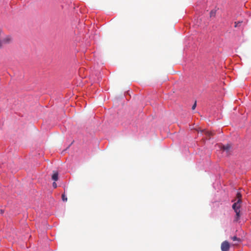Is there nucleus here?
<instances>
[{
  "instance_id": "423d86ee",
  "label": "nucleus",
  "mask_w": 251,
  "mask_h": 251,
  "mask_svg": "<svg viewBox=\"0 0 251 251\" xmlns=\"http://www.w3.org/2000/svg\"><path fill=\"white\" fill-rule=\"evenodd\" d=\"M231 148L230 145L227 144L226 145H223L221 147V149L223 150L224 151H228Z\"/></svg>"
},
{
  "instance_id": "f257e3e1",
  "label": "nucleus",
  "mask_w": 251,
  "mask_h": 251,
  "mask_svg": "<svg viewBox=\"0 0 251 251\" xmlns=\"http://www.w3.org/2000/svg\"><path fill=\"white\" fill-rule=\"evenodd\" d=\"M242 202V200H238L236 202H235L232 205V208L234 209L236 213V216L235 218V221H238L240 216V208L241 207V204Z\"/></svg>"
},
{
  "instance_id": "f03ea898",
  "label": "nucleus",
  "mask_w": 251,
  "mask_h": 251,
  "mask_svg": "<svg viewBox=\"0 0 251 251\" xmlns=\"http://www.w3.org/2000/svg\"><path fill=\"white\" fill-rule=\"evenodd\" d=\"M221 248L222 251H228L230 248L229 243L226 241H224L221 244Z\"/></svg>"
},
{
  "instance_id": "39448f33",
  "label": "nucleus",
  "mask_w": 251,
  "mask_h": 251,
  "mask_svg": "<svg viewBox=\"0 0 251 251\" xmlns=\"http://www.w3.org/2000/svg\"><path fill=\"white\" fill-rule=\"evenodd\" d=\"M1 40L2 41V43H8L11 41V38L9 36H7L5 38Z\"/></svg>"
},
{
  "instance_id": "1a4fd4ad",
  "label": "nucleus",
  "mask_w": 251,
  "mask_h": 251,
  "mask_svg": "<svg viewBox=\"0 0 251 251\" xmlns=\"http://www.w3.org/2000/svg\"><path fill=\"white\" fill-rule=\"evenodd\" d=\"M62 200L63 201H67V198L65 194H63L62 195Z\"/></svg>"
},
{
  "instance_id": "9b49d317",
  "label": "nucleus",
  "mask_w": 251,
  "mask_h": 251,
  "mask_svg": "<svg viewBox=\"0 0 251 251\" xmlns=\"http://www.w3.org/2000/svg\"><path fill=\"white\" fill-rule=\"evenodd\" d=\"M242 23V22H235L234 23V24H235L234 26L235 27H236L240 26Z\"/></svg>"
},
{
  "instance_id": "0eeeda50",
  "label": "nucleus",
  "mask_w": 251,
  "mask_h": 251,
  "mask_svg": "<svg viewBox=\"0 0 251 251\" xmlns=\"http://www.w3.org/2000/svg\"><path fill=\"white\" fill-rule=\"evenodd\" d=\"M216 10L213 9L210 12V17L211 18L215 17L216 16Z\"/></svg>"
},
{
  "instance_id": "20e7f679",
  "label": "nucleus",
  "mask_w": 251,
  "mask_h": 251,
  "mask_svg": "<svg viewBox=\"0 0 251 251\" xmlns=\"http://www.w3.org/2000/svg\"><path fill=\"white\" fill-rule=\"evenodd\" d=\"M201 132H203L205 134V135L208 137H210V136H213L214 134L213 132L206 130L205 129L202 130Z\"/></svg>"
},
{
  "instance_id": "ddd939ff",
  "label": "nucleus",
  "mask_w": 251,
  "mask_h": 251,
  "mask_svg": "<svg viewBox=\"0 0 251 251\" xmlns=\"http://www.w3.org/2000/svg\"><path fill=\"white\" fill-rule=\"evenodd\" d=\"M52 186L54 188H55L57 187V184L55 182H54L52 183Z\"/></svg>"
},
{
  "instance_id": "9d476101",
  "label": "nucleus",
  "mask_w": 251,
  "mask_h": 251,
  "mask_svg": "<svg viewBox=\"0 0 251 251\" xmlns=\"http://www.w3.org/2000/svg\"><path fill=\"white\" fill-rule=\"evenodd\" d=\"M242 195L241 194L238 192L236 195V198L238 200H241Z\"/></svg>"
},
{
  "instance_id": "6e6552de",
  "label": "nucleus",
  "mask_w": 251,
  "mask_h": 251,
  "mask_svg": "<svg viewBox=\"0 0 251 251\" xmlns=\"http://www.w3.org/2000/svg\"><path fill=\"white\" fill-rule=\"evenodd\" d=\"M231 239L234 241H237L238 242H241V239L240 238H237L236 236H233V237H231Z\"/></svg>"
},
{
  "instance_id": "f8f14e48",
  "label": "nucleus",
  "mask_w": 251,
  "mask_h": 251,
  "mask_svg": "<svg viewBox=\"0 0 251 251\" xmlns=\"http://www.w3.org/2000/svg\"><path fill=\"white\" fill-rule=\"evenodd\" d=\"M196 105H197L196 101H195V103L194 104V105L192 106V109L193 110H194L195 109V108L196 107Z\"/></svg>"
},
{
  "instance_id": "4468645a",
  "label": "nucleus",
  "mask_w": 251,
  "mask_h": 251,
  "mask_svg": "<svg viewBox=\"0 0 251 251\" xmlns=\"http://www.w3.org/2000/svg\"><path fill=\"white\" fill-rule=\"evenodd\" d=\"M3 212V211L1 210V213H2Z\"/></svg>"
},
{
  "instance_id": "7ed1b4c3",
  "label": "nucleus",
  "mask_w": 251,
  "mask_h": 251,
  "mask_svg": "<svg viewBox=\"0 0 251 251\" xmlns=\"http://www.w3.org/2000/svg\"><path fill=\"white\" fill-rule=\"evenodd\" d=\"M51 178L53 180L56 181L58 179V173L56 171H53V175L51 176Z\"/></svg>"
}]
</instances>
